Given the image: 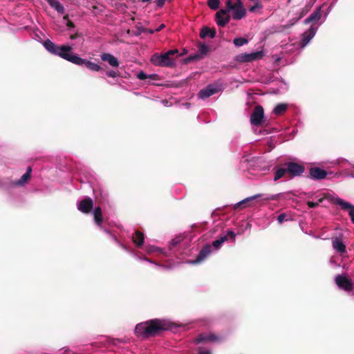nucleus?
Returning <instances> with one entry per match:
<instances>
[{
  "instance_id": "obj_50",
  "label": "nucleus",
  "mask_w": 354,
  "mask_h": 354,
  "mask_svg": "<svg viewBox=\"0 0 354 354\" xmlns=\"http://www.w3.org/2000/svg\"><path fill=\"white\" fill-rule=\"evenodd\" d=\"M345 290H348V291H351V290H352L353 289L349 288V289H345Z\"/></svg>"
},
{
  "instance_id": "obj_23",
  "label": "nucleus",
  "mask_w": 354,
  "mask_h": 354,
  "mask_svg": "<svg viewBox=\"0 0 354 354\" xmlns=\"http://www.w3.org/2000/svg\"><path fill=\"white\" fill-rule=\"evenodd\" d=\"M32 168L28 167L26 172L19 179L17 182L15 183V185L22 186L30 180L31 176Z\"/></svg>"
},
{
  "instance_id": "obj_19",
  "label": "nucleus",
  "mask_w": 354,
  "mask_h": 354,
  "mask_svg": "<svg viewBox=\"0 0 354 354\" xmlns=\"http://www.w3.org/2000/svg\"><path fill=\"white\" fill-rule=\"evenodd\" d=\"M332 245L333 248L340 254L346 252V245L340 238L335 237L332 240Z\"/></svg>"
},
{
  "instance_id": "obj_13",
  "label": "nucleus",
  "mask_w": 354,
  "mask_h": 354,
  "mask_svg": "<svg viewBox=\"0 0 354 354\" xmlns=\"http://www.w3.org/2000/svg\"><path fill=\"white\" fill-rule=\"evenodd\" d=\"M212 252V246L209 244H206L199 252L196 257V259L192 261L193 263H200L205 260Z\"/></svg>"
},
{
  "instance_id": "obj_51",
  "label": "nucleus",
  "mask_w": 354,
  "mask_h": 354,
  "mask_svg": "<svg viewBox=\"0 0 354 354\" xmlns=\"http://www.w3.org/2000/svg\"><path fill=\"white\" fill-rule=\"evenodd\" d=\"M288 1H290V0H288Z\"/></svg>"
},
{
  "instance_id": "obj_42",
  "label": "nucleus",
  "mask_w": 354,
  "mask_h": 354,
  "mask_svg": "<svg viewBox=\"0 0 354 354\" xmlns=\"http://www.w3.org/2000/svg\"><path fill=\"white\" fill-rule=\"evenodd\" d=\"M279 195H280V194H278L276 195H272L266 198L265 200H272V201L277 200L279 198Z\"/></svg>"
},
{
  "instance_id": "obj_22",
  "label": "nucleus",
  "mask_w": 354,
  "mask_h": 354,
  "mask_svg": "<svg viewBox=\"0 0 354 354\" xmlns=\"http://www.w3.org/2000/svg\"><path fill=\"white\" fill-rule=\"evenodd\" d=\"M216 31L214 28H209L207 26H204L202 28L201 32H200V37L203 39L205 38L206 37H209L210 38H214L216 37Z\"/></svg>"
},
{
  "instance_id": "obj_37",
  "label": "nucleus",
  "mask_w": 354,
  "mask_h": 354,
  "mask_svg": "<svg viewBox=\"0 0 354 354\" xmlns=\"http://www.w3.org/2000/svg\"><path fill=\"white\" fill-rule=\"evenodd\" d=\"M106 75L110 77H116L119 75L118 73L114 71H109L106 73Z\"/></svg>"
},
{
  "instance_id": "obj_3",
  "label": "nucleus",
  "mask_w": 354,
  "mask_h": 354,
  "mask_svg": "<svg viewBox=\"0 0 354 354\" xmlns=\"http://www.w3.org/2000/svg\"><path fill=\"white\" fill-rule=\"evenodd\" d=\"M304 171L305 167L303 165L294 161H287L273 167V180L277 181L283 177L292 179L295 177L301 176Z\"/></svg>"
},
{
  "instance_id": "obj_29",
  "label": "nucleus",
  "mask_w": 354,
  "mask_h": 354,
  "mask_svg": "<svg viewBox=\"0 0 354 354\" xmlns=\"http://www.w3.org/2000/svg\"><path fill=\"white\" fill-rule=\"evenodd\" d=\"M263 8V5L260 0H256L254 4L249 8V11L251 12H254L257 10H261Z\"/></svg>"
},
{
  "instance_id": "obj_33",
  "label": "nucleus",
  "mask_w": 354,
  "mask_h": 354,
  "mask_svg": "<svg viewBox=\"0 0 354 354\" xmlns=\"http://www.w3.org/2000/svg\"><path fill=\"white\" fill-rule=\"evenodd\" d=\"M235 1L236 0H227L226 2V8L225 10H227V13L231 11L235 7Z\"/></svg>"
},
{
  "instance_id": "obj_32",
  "label": "nucleus",
  "mask_w": 354,
  "mask_h": 354,
  "mask_svg": "<svg viewBox=\"0 0 354 354\" xmlns=\"http://www.w3.org/2000/svg\"><path fill=\"white\" fill-rule=\"evenodd\" d=\"M201 59H203L202 55H199V53H197V54L190 55L188 57H187L185 59V63L187 64V63H189L193 61L200 60Z\"/></svg>"
},
{
  "instance_id": "obj_15",
  "label": "nucleus",
  "mask_w": 354,
  "mask_h": 354,
  "mask_svg": "<svg viewBox=\"0 0 354 354\" xmlns=\"http://www.w3.org/2000/svg\"><path fill=\"white\" fill-rule=\"evenodd\" d=\"M316 31L317 28H314L313 26H311V27L308 30L305 31L302 34V39L301 41L300 46L301 47L306 46L309 43V41L313 39V37L315 35Z\"/></svg>"
},
{
  "instance_id": "obj_27",
  "label": "nucleus",
  "mask_w": 354,
  "mask_h": 354,
  "mask_svg": "<svg viewBox=\"0 0 354 354\" xmlns=\"http://www.w3.org/2000/svg\"><path fill=\"white\" fill-rule=\"evenodd\" d=\"M288 109L286 104H278L274 109L273 113L277 115H281L283 114Z\"/></svg>"
},
{
  "instance_id": "obj_12",
  "label": "nucleus",
  "mask_w": 354,
  "mask_h": 354,
  "mask_svg": "<svg viewBox=\"0 0 354 354\" xmlns=\"http://www.w3.org/2000/svg\"><path fill=\"white\" fill-rule=\"evenodd\" d=\"M219 91L220 89L214 84H209L207 87L199 91L198 96L201 99H205L217 93Z\"/></svg>"
},
{
  "instance_id": "obj_16",
  "label": "nucleus",
  "mask_w": 354,
  "mask_h": 354,
  "mask_svg": "<svg viewBox=\"0 0 354 354\" xmlns=\"http://www.w3.org/2000/svg\"><path fill=\"white\" fill-rule=\"evenodd\" d=\"M221 338L215 334H200L196 339L195 342L200 344L206 342H218L221 341Z\"/></svg>"
},
{
  "instance_id": "obj_9",
  "label": "nucleus",
  "mask_w": 354,
  "mask_h": 354,
  "mask_svg": "<svg viewBox=\"0 0 354 354\" xmlns=\"http://www.w3.org/2000/svg\"><path fill=\"white\" fill-rule=\"evenodd\" d=\"M93 208V201L90 197H86L79 202L77 209L81 212L88 214Z\"/></svg>"
},
{
  "instance_id": "obj_11",
  "label": "nucleus",
  "mask_w": 354,
  "mask_h": 354,
  "mask_svg": "<svg viewBox=\"0 0 354 354\" xmlns=\"http://www.w3.org/2000/svg\"><path fill=\"white\" fill-rule=\"evenodd\" d=\"M327 176V172L319 167H314L309 169L308 178L313 180H322Z\"/></svg>"
},
{
  "instance_id": "obj_24",
  "label": "nucleus",
  "mask_w": 354,
  "mask_h": 354,
  "mask_svg": "<svg viewBox=\"0 0 354 354\" xmlns=\"http://www.w3.org/2000/svg\"><path fill=\"white\" fill-rule=\"evenodd\" d=\"M94 221L96 225L100 226L103 223L102 212L100 207H96L93 210Z\"/></svg>"
},
{
  "instance_id": "obj_49",
  "label": "nucleus",
  "mask_w": 354,
  "mask_h": 354,
  "mask_svg": "<svg viewBox=\"0 0 354 354\" xmlns=\"http://www.w3.org/2000/svg\"><path fill=\"white\" fill-rule=\"evenodd\" d=\"M151 0H142V2L143 3H149Z\"/></svg>"
},
{
  "instance_id": "obj_48",
  "label": "nucleus",
  "mask_w": 354,
  "mask_h": 354,
  "mask_svg": "<svg viewBox=\"0 0 354 354\" xmlns=\"http://www.w3.org/2000/svg\"><path fill=\"white\" fill-rule=\"evenodd\" d=\"M64 19L67 20V21H68V20H69V19H68V15H65V16L64 17Z\"/></svg>"
},
{
  "instance_id": "obj_43",
  "label": "nucleus",
  "mask_w": 354,
  "mask_h": 354,
  "mask_svg": "<svg viewBox=\"0 0 354 354\" xmlns=\"http://www.w3.org/2000/svg\"><path fill=\"white\" fill-rule=\"evenodd\" d=\"M155 31L156 30H154L153 29H149V28H142V32H147V33H149V34H153Z\"/></svg>"
},
{
  "instance_id": "obj_36",
  "label": "nucleus",
  "mask_w": 354,
  "mask_h": 354,
  "mask_svg": "<svg viewBox=\"0 0 354 354\" xmlns=\"http://www.w3.org/2000/svg\"><path fill=\"white\" fill-rule=\"evenodd\" d=\"M137 77L139 79V80H147L148 79V75H147L145 73H144L143 71H140V73H138L137 74Z\"/></svg>"
},
{
  "instance_id": "obj_26",
  "label": "nucleus",
  "mask_w": 354,
  "mask_h": 354,
  "mask_svg": "<svg viewBox=\"0 0 354 354\" xmlns=\"http://www.w3.org/2000/svg\"><path fill=\"white\" fill-rule=\"evenodd\" d=\"M262 195L261 194H256V195H254V196H250V197H248L243 200H242L241 201L236 203L234 205V209H238L239 208H240L241 206H245L250 201H254V199H257L258 198H260Z\"/></svg>"
},
{
  "instance_id": "obj_18",
  "label": "nucleus",
  "mask_w": 354,
  "mask_h": 354,
  "mask_svg": "<svg viewBox=\"0 0 354 354\" xmlns=\"http://www.w3.org/2000/svg\"><path fill=\"white\" fill-rule=\"evenodd\" d=\"M263 57L261 51L254 52L249 54H244L241 56L240 61L243 62H250L261 59Z\"/></svg>"
},
{
  "instance_id": "obj_14",
  "label": "nucleus",
  "mask_w": 354,
  "mask_h": 354,
  "mask_svg": "<svg viewBox=\"0 0 354 354\" xmlns=\"http://www.w3.org/2000/svg\"><path fill=\"white\" fill-rule=\"evenodd\" d=\"M335 284L339 288H351L352 281L347 274H338L335 278Z\"/></svg>"
},
{
  "instance_id": "obj_31",
  "label": "nucleus",
  "mask_w": 354,
  "mask_h": 354,
  "mask_svg": "<svg viewBox=\"0 0 354 354\" xmlns=\"http://www.w3.org/2000/svg\"><path fill=\"white\" fill-rule=\"evenodd\" d=\"M248 39L243 37H237L235 38L233 41V43L236 46H241L248 43Z\"/></svg>"
},
{
  "instance_id": "obj_34",
  "label": "nucleus",
  "mask_w": 354,
  "mask_h": 354,
  "mask_svg": "<svg viewBox=\"0 0 354 354\" xmlns=\"http://www.w3.org/2000/svg\"><path fill=\"white\" fill-rule=\"evenodd\" d=\"M311 7H312V5H306L304 8H302V10H301L299 19H301L303 17H304L309 12Z\"/></svg>"
},
{
  "instance_id": "obj_30",
  "label": "nucleus",
  "mask_w": 354,
  "mask_h": 354,
  "mask_svg": "<svg viewBox=\"0 0 354 354\" xmlns=\"http://www.w3.org/2000/svg\"><path fill=\"white\" fill-rule=\"evenodd\" d=\"M207 5L211 9L216 10L219 8L220 0H208Z\"/></svg>"
},
{
  "instance_id": "obj_5",
  "label": "nucleus",
  "mask_w": 354,
  "mask_h": 354,
  "mask_svg": "<svg viewBox=\"0 0 354 354\" xmlns=\"http://www.w3.org/2000/svg\"><path fill=\"white\" fill-rule=\"evenodd\" d=\"M264 119V111L261 105L254 107L253 112L250 115V123L254 126H260L262 124Z\"/></svg>"
},
{
  "instance_id": "obj_2",
  "label": "nucleus",
  "mask_w": 354,
  "mask_h": 354,
  "mask_svg": "<svg viewBox=\"0 0 354 354\" xmlns=\"http://www.w3.org/2000/svg\"><path fill=\"white\" fill-rule=\"evenodd\" d=\"M169 328V324L165 320L153 319L138 324L135 328V333L138 337L149 338L156 336L160 332L168 330Z\"/></svg>"
},
{
  "instance_id": "obj_10",
  "label": "nucleus",
  "mask_w": 354,
  "mask_h": 354,
  "mask_svg": "<svg viewBox=\"0 0 354 354\" xmlns=\"http://www.w3.org/2000/svg\"><path fill=\"white\" fill-rule=\"evenodd\" d=\"M215 18L217 25L224 27L229 23L230 15L227 13V10L221 9L216 13Z\"/></svg>"
},
{
  "instance_id": "obj_7",
  "label": "nucleus",
  "mask_w": 354,
  "mask_h": 354,
  "mask_svg": "<svg viewBox=\"0 0 354 354\" xmlns=\"http://www.w3.org/2000/svg\"><path fill=\"white\" fill-rule=\"evenodd\" d=\"M232 17L235 20H240L246 15V10L243 7L241 0H236L235 7L231 10Z\"/></svg>"
},
{
  "instance_id": "obj_45",
  "label": "nucleus",
  "mask_w": 354,
  "mask_h": 354,
  "mask_svg": "<svg viewBox=\"0 0 354 354\" xmlns=\"http://www.w3.org/2000/svg\"><path fill=\"white\" fill-rule=\"evenodd\" d=\"M165 27V24H162L161 25L159 26V27L158 28L156 29V31L159 32L161 30H162Z\"/></svg>"
},
{
  "instance_id": "obj_20",
  "label": "nucleus",
  "mask_w": 354,
  "mask_h": 354,
  "mask_svg": "<svg viewBox=\"0 0 354 354\" xmlns=\"http://www.w3.org/2000/svg\"><path fill=\"white\" fill-rule=\"evenodd\" d=\"M100 57L102 61L107 62L113 67H118L119 66L118 59L110 53H104L101 54Z\"/></svg>"
},
{
  "instance_id": "obj_46",
  "label": "nucleus",
  "mask_w": 354,
  "mask_h": 354,
  "mask_svg": "<svg viewBox=\"0 0 354 354\" xmlns=\"http://www.w3.org/2000/svg\"><path fill=\"white\" fill-rule=\"evenodd\" d=\"M199 354H211L209 351H200Z\"/></svg>"
},
{
  "instance_id": "obj_35",
  "label": "nucleus",
  "mask_w": 354,
  "mask_h": 354,
  "mask_svg": "<svg viewBox=\"0 0 354 354\" xmlns=\"http://www.w3.org/2000/svg\"><path fill=\"white\" fill-rule=\"evenodd\" d=\"M324 201V198H319L317 202H312V201H308L307 205L309 208H315L319 206V203H322Z\"/></svg>"
},
{
  "instance_id": "obj_1",
  "label": "nucleus",
  "mask_w": 354,
  "mask_h": 354,
  "mask_svg": "<svg viewBox=\"0 0 354 354\" xmlns=\"http://www.w3.org/2000/svg\"><path fill=\"white\" fill-rule=\"evenodd\" d=\"M45 48L51 54L57 55L62 59L78 66H85L91 71H100L102 68L97 64L85 59H82L77 54L73 53V48L68 45L57 46L50 39H46L43 43Z\"/></svg>"
},
{
  "instance_id": "obj_38",
  "label": "nucleus",
  "mask_w": 354,
  "mask_h": 354,
  "mask_svg": "<svg viewBox=\"0 0 354 354\" xmlns=\"http://www.w3.org/2000/svg\"><path fill=\"white\" fill-rule=\"evenodd\" d=\"M182 241V239L181 237H177V238H175L174 239H172L171 242V244L173 245V246H176L177 245L178 243H180Z\"/></svg>"
},
{
  "instance_id": "obj_25",
  "label": "nucleus",
  "mask_w": 354,
  "mask_h": 354,
  "mask_svg": "<svg viewBox=\"0 0 354 354\" xmlns=\"http://www.w3.org/2000/svg\"><path fill=\"white\" fill-rule=\"evenodd\" d=\"M48 4L54 8L59 14H64L65 12L64 7L57 0H46Z\"/></svg>"
},
{
  "instance_id": "obj_4",
  "label": "nucleus",
  "mask_w": 354,
  "mask_h": 354,
  "mask_svg": "<svg viewBox=\"0 0 354 354\" xmlns=\"http://www.w3.org/2000/svg\"><path fill=\"white\" fill-rule=\"evenodd\" d=\"M178 53V50L177 49L169 50L162 54L155 53L151 56L150 62L156 66L173 67L175 62L171 56Z\"/></svg>"
},
{
  "instance_id": "obj_47",
  "label": "nucleus",
  "mask_w": 354,
  "mask_h": 354,
  "mask_svg": "<svg viewBox=\"0 0 354 354\" xmlns=\"http://www.w3.org/2000/svg\"><path fill=\"white\" fill-rule=\"evenodd\" d=\"M77 35L75 34V35H73L71 36V39H75L77 38Z\"/></svg>"
},
{
  "instance_id": "obj_41",
  "label": "nucleus",
  "mask_w": 354,
  "mask_h": 354,
  "mask_svg": "<svg viewBox=\"0 0 354 354\" xmlns=\"http://www.w3.org/2000/svg\"><path fill=\"white\" fill-rule=\"evenodd\" d=\"M166 0H156V6L159 8H162L165 3Z\"/></svg>"
},
{
  "instance_id": "obj_8",
  "label": "nucleus",
  "mask_w": 354,
  "mask_h": 354,
  "mask_svg": "<svg viewBox=\"0 0 354 354\" xmlns=\"http://www.w3.org/2000/svg\"><path fill=\"white\" fill-rule=\"evenodd\" d=\"M236 237L235 233L231 230H228L225 234H223L221 236V237L218 239H216L212 243V245H210L212 247H214L216 250L219 249L223 243L227 241L228 239H231L232 241H234Z\"/></svg>"
},
{
  "instance_id": "obj_17",
  "label": "nucleus",
  "mask_w": 354,
  "mask_h": 354,
  "mask_svg": "<svg viewBox=\"0 0 354 354\" xmlns=\"http://www.w3.org/2000/svg\"><path fill=\"white\" fill-rule=\"evenodd\" d=\"M321 17L322 7H318L304 21V23L305 24H315L321 19Z\"/></svg>"
},
{
  "instance_id": "obj_21",
  "label": "nucleus",
  "mask_w": 354,
  "mask_h": 354,
  "mask_svg": "<svg viewBox=\"0 0 354 354\" xmlns=\"http://www.w3.org/2000/svg\"><path fill=\"white\" fill-rule=\"evenodd\" d=\"M132 241L133 243L138 248H140L142 246L145 241V235L144 234L139 231L136 230L133 234H132Z\"/></svg>"
},
{
  "instance_id": "obj_44",
  "label": "nucleus",
  "mask_w": 354,
  "mask_h": 354,
  "mask_svg": "<svg viewBox=\"0 0 354 354\" xmlns=\"http://www.w3.org/2000/svg\"><path fill=\"white\" fill-rule=\"evenodd\" d=\"M66 25L68 28H74L75 27L73 22L71 21V20L67 21Z\"/></svg>"
},
{
  "instance_id": "obj_6",
  "label": "nucleus",
  "mask_w": 354,
  "mask_h": 354,
  "mask_svg": "<svg viewBox=\"0 0 354 354\" xmlns=\"http://www.w3.org/2000/svg\"><path fill=\"white\" fill-rule=\"evenodd\" d=\"M332 201L334 204L339 205L342 209L348 212L351 222L354 224V205L338 197L333 198Z\"/></svg>"
},
{
  "instance_id": "obj_28",
  "label": "nucleus",
  "mask_w": 354,
  "mask_h": 354,
  "mask_svg": "<svg viewBox=\"0 0 354 354\" xmlns=\"http://www.w3.org/2000/svg\"><path fill=\"white\" fill-rule=\"evenodd\" d=\"M209 50V48L208 46H207L205 44H200V46L198 47V51L200 53L199 55H201L203 58L205 55H206L207 54Z\"/></svg>"
},
{
  "instance_id": "obj_40",
  "label": "nucleus",
  "mask_w": 354,
  "mask_h": 354,
  "mask_svg": "<svg viewBox=\"0 0 354 354\" xmlns=\"http://www.w3.org/2000/svg\"><path fill=\"white\" fill-rule=\"evenodd\" d=\"M286 215L285 214H281L277 216V221L279 223L281 224L286 218Z\"/></svg>"
},
{
  "instance_id": "obj_39",
  "label": "nucleus",
  "mask_w": 354,
  "mask_h": 354,
  "mask_svg": "<svg viewBox=\"0 0 354 354\" xmlns=\"http://www.w3.org/2000/svg\"><path fill=\"white\" fill-rule=\"evenodd\" d=\"M148 79H150L151 80H160V77L158 74L153 73L151 75H148Z\"/></svg>"
}]
</instances>
